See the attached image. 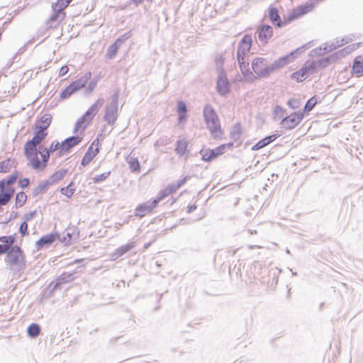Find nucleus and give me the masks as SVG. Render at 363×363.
<instances>
[{"label":"nucleus","instance_id":"6e6552de","mask_svg":"<svg viewBox=\"0 0 363 363\" xmlns=\"http://www.w3.org/2000/svg\"><path fill=\"white\" fill-rule=\"evenodd\" d=\"M308 6V7L306 8L304 4H302L293 9L288 14L284 15L283 19L281 20V28L311 12V7L309 6Z\"/></svg>","mask_w":363,"mask_h":363},{"label":"nucleus","instance_id":"8fccbe9b","mask_svg":"<svg viewBox=\"0 0 363 363\" xmlns=\"http://www.w3.org/2000/svg\"><path fill=\"white\" fill-rule=\"evenodd\" d=\"M9 249L7 242V235L0 236V256L3 255Z\"/></svg>","mask_w":363,"mask_h":363},{"label":"nucleus","instance_id":"72a5a7b5","mask_svg":"<svg viewBox=\"0 0 363 363\" xmlns=\"http://www.w3.org/2000/svg\"><path fill=\"white\" fill-rule=\"evenodd\" d=\"M41 331V326L37 323H30L26 329V333L30 339H35Z\"/></svg>","mask_w":363,"mask_h":363},{"label":"nucleus","instance_id":"0e129e2a","mask_svg":"<svg viewBox=\"0 0 363 363\" xmlns=\"http://www.w3.org/2000/svg\"><path fill=\"white\" fill-rule=\"evenodd\" d=\"M223 63H224V58L223 56H218L216 57V68L218 69V72H221L222 69H224L223 68Z\"/></svg>","mask_w":363,"mask_h":363},{"label":"nucleus","instance_id":"393cba45","mask_svg":"<svg viewBox=\"0 0 363 363\" xmlns=\"http://www.w3.org/2000/svg\"><path fill=\"white\" fill-rule=\"evenodd\" d=\"M189 141L186 138L179 139L175 143L174 152L179 157L187 156L190 150L189 149Z\"/></svg>","mask_w":363,"mask_h":363},{"label":"nucleus","instance_id":"de8ad7c7","mask_svg":"<svg viewBox=\"0 0 363 363\" xmlns=\"http://www.w3.org/2000/svg\"><path fill=\"white\" fill-rule=\"evenodd\" d=\"M111 173V172L108 171V172H104L101 174L94 176L92 178L93 182L94 184H101V183L104 182L106 179H107L110 177Z\"/></svg>","mask_w":363,"mask_h":363},{"label":"nucleus","instance_id":"6e6d98bb","mask_svg":"<svg viewBox=\"0 0 363 363\" xmlns=\"http://www.w3.org/2000/svg\"><path fill=\"white\" fill-rule=\"evenodd\" d=\"M18 233L21 234V237H25L29 235L28 225L25 221H23L19 226Z\"/></svg>","mask_w":363,"mask_h":363},{"label":"nucleus","instance_id":"e433bc0d","mask_svg":"<svg viewBox=\"0 0 363 363\" xmlns=\"http://www.w3.org/2000/svg\"><path fill=\"white\" fill-rule=\"evenodd\" d=\"M318 102V101L316 95L311 96L308 100H307L303 110L301 111V113H303V116H308Z\"/></svg>","mask_w":363,"mask_h":363},{"label":"nucleus","instance_id":"a18cd8bd","mask_svg":"<svg viewBox=\"0 0 363 363\" xmlns=\"http://www.w3.org/2000/svg\"><path fill=\"white\" fill-rule=\"evenodd\" d=\"M19 175V172L17 170L13 172L11 174L8 175L6 177L1 179L3 182L4 186L10 185L13 183Z\"/></svg>","mask_w":363,"mask_h":363},{"label":"nucleus","instance_id":"7c9ffc66","mask_svg":"<svg viewBox=\"0 0 363 363\" xmlns=\"http://www.w3.org/2000/svg\"><path fill=\"white\" fill-rule=\"evenodd\" d=\"M67 169H60L57 171L54 172L47 180L50 186L55 184L59 181L62 180L65 175L67 174Z\"/></svg>","mask_w":363,"mask_h":363},{"label":"nucleus","instance_id":"49530a36","mask_svg":"<svg viewBox=\"0 0 363 363\" xmlns=\"http://www.w3.org/2000/svg\"><path fill=\"white\" fill-rule=\"evenodd\" d=\"M236 59L240 70L249 67L248 56L236 55Z\"/></svg>","mask_w":363,"mask_h":363},{"label":"nucleus","instance_id":"c03bdc74","mask_svg":"<svg viewBox=\"0 0 363 363\" xmlns=\"http://www.w3.org/2000/svg\"><path fill=\"white\" fill-rule=\"evenodd\" d=\"M58 190L62 194L65 195L67 199H71L76 191V187H69V186H66L60 187Z\"/></svg>","mask_w":363,"mask_h":363},{"label":"nucleus","instance_id":"1a4fd4ad","mask_svg":"<svg viewBox=\"0 0 363 363\" xmlns=\"http://www.w3.org/2000/svg\"><path fill=\"white\" fill-rule=\"evenodd\" d=\"M216 89L222 97H226L231 91V84L228 79L225 69H222L218 74Z\"/></svg>","mask_w":363,"mask_h":363},{"label":"nucleus","instance_id":"69168bd1","mask_svg":"<svg viewBox=\"0 0 363 363\" xmlns=\"http://www.w3.org/2000/svg\"><path fill=\"white\" fill-rule=\"evenodd\" d=\"M188 113H177V123L183 124L185 123L188 120Z\"/></svg>","mask_w":363,"mask_h":363},{"label":"nucleus","instance_id":"864d4df0","mask_svg":"<svg viewBox=\"0 0 363 363\" xmlns=\"http://www.w3.org/2000/svg\"><path fill=\"white\" fill-rule=\"evenodd\" d=\"M69 4L67 0H57L55 3H52L51 8H57L58 11H64V9Z\"/></svg>","mask_w":363,"mask_h":363},{"label":"nucleus","instance_id":"9b49d317","mask_svg":"<svg viewBox=\"0 0 363 363\" xmlns=\"http://www.w3.org/2000/svg\"><path fill=\"white\" fill-rule=\"evenodd\" d=\"M303 113L301 111H294L289 115H286L281 121L280 125L285 130L295 128L303 120Z\"/></svg>","mask_w":363,"mask_h":363},{"label":"nucleus","instance_id":"2f4dec72","mask_svg":"<svg viewBox=\"0 0 363 363\" xmlns=\"http://www.w3.org/2000/svg\"><path fill=\"white\" fill-rule=\"evenodd\" d=\"M18 162L13 157H8L0 162V173H7L11 171L12 167H16Z\"/></svg>","mask_w":363,"mask_h":363},{"label":"nucleus","instance_id":"b1692460","mask_svg":"<svg viewBox=\"0 0 363 363\" xmlns=\"http://www.w3.org/2000/svg\"><path fill=\"white\" fill-rule=\"evenodd\" d=\"M135 247V244L134 242H130L125 245H123L115 250L111 254V259L116 260L123 255L129 252Z\"/></svg>","mask_w":363,"mask_h":363},{"label":"nucleus","instance_id":"f3484780","mask_svg":"<svg viewBox=\"0 0 363 363\" xmlns=\"http://www.w3.org/2000/svg\"><path fill=\"white\" fill-rule=\"evenodd\" d=\"M253 39L252 34H245L238 42L236 55L248 56L252 46Z\"/></svg>","mask_w":363,"mask_h":363},{"label":"nucleus","instance_id":"a878e982","mask_svg":"<svg viewBox=\"0 0 363 363\" xmlns=\"http://www.w3.org/2000/svg\"><path fill=\"white\" fill-rule=\"evenodd\" d=\"M309 77L310 75L307 71L306 66L303 64L301 68L290 75V79L296 81L298 83H301L305 81Z\"/></svg>","mask_w":363,"mask_h":363},{"label":"nucleus","instance_id":"4be33fe9","mask_svg":"<svg viewBox=\"0 0 363 363\" xmlns=\"http://www.w3.org/2000/svg\"><path fill=\"white\" fill-rule=\"evenodd\" d=\"M267 16L274 26L281 28V18L279 9L274 4H271L267 9Z\"/></svg>","mask_w":363,"mask_h":363},{"label":"nucleus","instance_id":"6ab92c4d","mask_svg":"<svg viewBox=\"0 0 363 363\" xmlns=\"http://www.w3.org/2000/svg\"><path fill=\"white\" fill-rule=\"evenodd\" d=\"M65 16L66 13L65 11H58L57 8L52 9V14L47 21L48 27L50 28H57Z\"/></svg>","mask_w":363,"mask_h":363},{"label":"nucleus","instance_id":"5701e85b","mask_svg":"<svg viewBox=\"0 0 363 363\" xmlns=\"http://www.w3.org/2000/svg\"><path fill=\"white\" fill-rule=\"evenodd\" d=\"M104 99L103 98H99L89 108L88 110L91 113V116L89 117L84 125H82V131L84 132L87 126L89 125L91 121L93 120L94 116L98 113L99 109L103 106Z\"/></svg>","mask_w":363,"mask_h":363},{"label":"nucleus","instance_id":"0eeeda50","mask_svg":"<svg viewBox=\"0 0 363 363\" xmlns=\"http://www.w3.org/2000/svg\"><path fill=\"white\" fill-rule=\"evenodd\" d=\"M33 136L28 139L23 145V155L26 158H28L31 155L30 150H35L37 148L36 145L44 140L48 136V132L41 128L37 127V125H33Z\"/></svg>","mask_w":363,"mask_h":363},{"label":"nucleus","instance_id":"5fc2aeb1","mask_svg":"<svg viewBox=\"0 0 363 363\" xmlns=\"http://www.w3.org/2000/svg\"><path fill=\"white\" fill-rule=\"evenodd\" d=\"M176 111L177 113H188L186 102L183 100L177 101Z\"/></svg>","mask_w":363,"mask_h":363},{"label":"nucleus","instance_id":"473e14b6","mask_svg":"<svg viewBox=\"0 0 363 363\" xmlns=\"http://www.w3.org/2000/svg\"><path fill=\"white\" fill-rule=\"evenodd\" d=\"M50 184L47 182V180H43L39 182L37 186H35L32 191L33 197H37L39 195L45 194L48 189L50 188Z\"/></svg>","mask_w":363,"mask_h":363},{"label":"nucleus","instance_id":"052dcab7","mask_svg":"<svg viewBox=\"0 0 363 363\" xmlns=\"http://www.w3.org/2000/svg\"><path fill=\"white\" fill-rule=\"evenodd\" d=\"M89 80H90V82H89L87 86H86L84 90V94L86 95L92 93L97 86V84L95 83V81H92L91 79H89Z\"/></svg>","mask_w":363,"mask_h":363},{"label":"nucleus","instance_id":"f8f14e48","mask_svg":"<svg viewBox=\"0 0 363 363\" xmlns=\"http://www.w3.org/2000/svg\"><path fill=\"white\" fill-rule=\"evenodd\" d=\"M65 232L63 237L60 235V242L65 246H69L73 242H77L80 238V230L76 225H69L65 229Z\"/></svg>","mask_w":363,"mask_h":363},{"label":"nucleus","instance_id":"4468645a","mask_svg":"<svg viewBox=\"0 0 363 363\" xmlns=\"http://www.w3.org/2000/svg\"><path fill=\"white\" fill-rule=\"evenodd\" d=\"M273 36V28L268 24H262L257 27L255 33V39L261 42L263 45L268 43Z\"/></svg>","mask_w":363,"mask_h":363},{"label":"nucleus","instance_id":"c9c22d12","mask_svg":"<svg viewBox=\"0 0 363 363\" xmlns=\"http://www.w3.org/2000/svg\"><path fill=\"white\" fill-rule=\"evenodd\" d=\"M243 133V128L240 122L236 123L232 128L230 132V138L234 142H237L240 140V137Z\"/></svg>","mask_w":363,"mask_h":363},{"label":"nucleus","instance_id":"774afa93","mask_svg":"<svg viewBox=\"0 0 363 363\" xmlns=\"http://www.w3.org/2000/svg\"><path fill=\"white\" fill-rule=\"evenodd\" d=\"M165 189L169 194V195H172L174 193H175L179 189L175 183H170L165 187Z\"/></svg>","mask_w":363,"mask_h":363},{"label":"nucleus","instance_id":"e2e57ef3","mask_svg":"<svg viewBox=\"0 0 363 363\" xmlns=\"http://www.w3.org/2000/svg\"><path fill=\"white\" fill-rule=\"evenodd\" d=\"M37 216V210L31 211L28 213L24 214L23 217V221L28 223V221L33 220Z\"/></svg>","mask_w":363,"mask_h":363},{"label":"nucleus","instance_id":"423d86ee","mask_svg":"<svg viewBox=\"0 0 363 363\" xmlns=\"http://www.w3.org/2000/svg\"><path fill=\"white\" fill-rule=\"evenodd\" d=\"M120 96V89H116L111 95V103L106 106L104 121L108 125L113 126L115 125L118 118V99Z\"/></svg>","mask_w":363,"mask_h":363},{"label":"nucleus","instance_id":"412c9836","mask_svg":"<svg viewBox=\"0 0 363 363\" xmlns=\"http://www.w3.org/2000/svg\"><path fill=\"white\" fill-rule=\"evenodd\" d=\"M280 136H281V134L279 132H277L272 135H267L264 138L259 140L254 145H252V147H251V150H252V151L259 150L264 148V147L269 145V144L272 143L273 142H274Z\"/></svg>","mask_w":363,"mask_h":363},{"label":"nucleus","instance_id":"f704fd0d","mask_svg":"<svg viewBox=\"0 0 363 363\" xmlns=\"http://www.w3.org/2000/svg\"><path fill=\"white\" fill-rule=\"evenodd\" d=\"M130 172L139 174L141 172V164L138 157H129L126 160Z\"/></svg>","mask_w":363,"mask_h":363},{"label":"nucleus","instance_id":"9d476101","mask_svg":"<svg viewBox=\"0 0 363 363\" xmlns=\"http://www.w3.org/2000/svg\"><path fill=\"white\" fill-rule=\"evenodd\" d=\"M83 140V136L81 135H72L64 140L60 143V150L57 152V157H60L64 155H67L71 152L73 147L78 145L81 143Z\"/></svg>","mask_w":363,"mask_h":363},{"label":"nucleus","instance_id":"4d7b16f0","mask_svg":"<svg viewBox=\"0 0 363 363\" xmlns=\"http://www.w3.org/2000/svg\"><path fill=\"white\" fill-rule=\"evenodd\" d=\"M86 123V120H84V117H79L77 121L75 122L73 133L77 134L79 130H82V125Z\"/></svg>","mask_w":363,"mask_h":363},{"label":"nucleus","instance_id":"603ef678","mask_svg":"<svg viewBox=\"0 0 363 363\" xmlns=\"http://www.w3.org/2000/svg\"><path fill=\"white\" fill-rule=\"evenodd\" d=\"M169 196V194L166 191L165 188L163 189H161L158 194L157 196L155 198H152V199L155 201V203L158 206L159 203L165 199L167 196Z\"/></svg>","mask_w":363,"mask_h":363},{"label":"nucleus","instance_id":"c756f323","mask_svg":"<svg viewBox=\"0 0 363 363\" xmlns=\"http://www.w3.org/2000/svg\"><path fill=\"white\" fill-rule=\"evenodd\" d=\"M98 154V148H95L94 150H93L92 147H89L81 160V166H87Z\"/></svg>","mask_w":363,"mask_h":363},{"label":"nucleus","instance_id":"20e7f679","mask_svg":"<svg viewBox=\"0 0 363 363\" xmlns=\"http://www.w3.org/2000/svg\"><path fill=\"white\" fill-rule=\"evenodd\" d=\"M31 155H29L27 165L36 171H43L48 166L50 155L48 153L47 147L43 145H39L35 150H30Z\"/></svg>","mask_w":363,"mask_h":363},{"label":"nucleus","instance_id":"13d9d810","mask_svg":"<svg viewBox=\"0 0 363 363\" xmlns=\"http://www.w3.org/2000/svg\"><path fill=\"white\" fill-rule=\"evenodd\" d=\"M60 143L57 140L52 141L50 146L47 147L48 153L50 155H52L55 151L57 150V152L60 150Z\"/></svg>","mask_w":363,"mask_h":363},{"label":"nucleus","instance_id":"dca6fc26","mask_svg":"<svg viewBox=\"0 0 363 363\" xmlns=\"http://www.w3.org/2000/svg\"><path fill=\"white\" fill-rule=\"evenodd\" d=\"M158 206L150 199L147 201L139 203L135 208L134 216L138 218H142L147 214L152 213Z\"/></svg>","mask_w":363,"mask_h":363},{"label":"nucleus","instance_id":"39448f33","mask_svg":"<svg viewBox=\"0 0 363 363\" xmlns=\"http://www.w3.org/2000/svg\"><path fill=\"white\" fill-rule=\"evenodd\" d=\"M91 75L92 74L91 72H87L79 79L72 81L69 85L66 86L63 89H62L60 94V99L65 100L69 99L73 94L76 93L82 88L85 86L89 80L91 79Z\"/></svg>","mask_w":363,"mask_h":363},{"label":"nucleus","instance_id":"4c0bfd02","mask_svg":"<svg viewBox=\"0 0 363 363\" xmlns=\"http://www.w3.org/2000/svg\"><path fill=\"white\" fill-rule=\"evenodd\" d=\"M242 77L239 79V81H243L245 82L254 83L257 79L255 77L253 71L252 72L250 67L242 68V70H240Z\"/></svg>","mask_w":363,"mask_h":363},{"label":"nucleus","instance_id":"09e8293b","mask_svg":"<svg viewBox=\"0 0 363 363\" xmlns=\"http://www.w3.org/2000/svg\"><path fill=\"white\" fill-rule=\"evenodd\" d=\"M316 60V64L318 65V66H319V68L320 69H324L328 67L330 65L333 64L328 55L318 58Z\"/></svg>","mask_w":363,"mask_h":363},{"label":"nucleus","instance_id":"ea45409f","mask_svg":"<svg viewBox=\"0 0 363 363\" xmlns=\"http://www.w3.org/2000/svg\"><path fill=\"white\" fill-rule=\"evenodd\" d=\"M120 45L117 44L115 41L111 43L107 48L106 57L108 60L113 59L118 52Z\"/></svg>","mask_w":363,"mask_h":363},{"label":"nucleus","instance_id":"37998d69","mask_svg":"<svg viewBox=\"0 0 363 363\" xmlns=\"http://www.w3.org/2000/svg\"><path fill=\"white\" fill-rule=\"evenodd\" d=\"M285 115H286V110L283 108L280 105H275L273 108V117L275 119L276 118H279L281 119L283 118V117L285 116Z\"/></svg>","mask_w":363,"mask_h":363},{"label":"nucleus","instance_id":"bf43d9fd","mask_svg":"<svg viewBox=\"0 0 363 363\" xmlns=\"http://www.w3.org/2000/svg\"><path fill=\"white\" fill-rule=\"evenodd\" d=\"M7 242L9 246V249L13 246H18L17 243V234L13 233L9 235H7Z\"/></svg>","mask_w":363,"mask_h":363},{"label":"nucleus","instance_id":"ddd939ff","mask_svg":"<svg viewBox=\"0 0 363 363\" xmlns=\"http://www.w3.org/2000/svg\"><path fill=\"white\" fill-rule=\"evenodd\" d=\"M57 240L60 241V233L57 231H52L51 233L41 236L35 242V247L37 250H40L43 248H48Z\"/></svg>","mask_w":363,"mask_h":363},{"label":"nucleus","instance_id":"338daca9","mask_svg":"<svg viewBox=\"0 0 363 363\" xmlns=\"http://www.w3.org/2000/svg\"><path fill=\"white\" fill-rule=\"evenodd\" d=\"M234 141H230L227 143H223L220 145V149L223 151V153L224 154L227 150H231L234 147Z\"/></svg>","mask_w":363,"mask_h":363},{"label":"nucleus","instance_id":"a19ab883","mask_svg":"<svg viewBox=\"0 0 363 363\" xmlns=\"http://www.w3.org/2000/svg\"><path fill=\"white\" fill-rule=\"evenodd\" d=\"M286 105L289 108L296 110L302 104V100L301 97H291L286 101Z\"/></svg>","mask_w":363,"mask_h":363},{"label":"nucleus","instance_id":"3c124183","mask_svg":"<svg viewBox=\"0 0 363 363\" xmlns=\"http://www.w3.org/2000/svg\"><path fill=\"white\" fill-rule=\"evenodd\" d=\"M133 35L132 30H128L125 32L124 34L121 35L118 38H117L114 41L121 46L124 43H125Z\"/></svg>","mask_w":363,"mask_h":363},{"label":"nucleus","instance_id":"aec40b11","mask_svg":"<svg viewBox=\"0 0 363 363\" xmlns=\"http://www.w3.org/2000/svg\"><path fill=\"white\" fill-rule=\"evenodd\" d=\"M79 272L77 270H72L71 272H64L59 275L54 281L57 283V285L62 289V285L74 281L78 277Z\"/></svg>","mask_w":363,"mask_h":363},{"label":"nucleus","instance_id":"2eb2a0df","mask_svg":"<svg viewBox=\"0 0 363 363\" xmlns=\"http://www.w3.org/2000/svg\"><path fill=\"white\" fill-rule=\"evenodd\" d=\"M307 44H305L296 49L291 51L290 52L279 57L278 58L281 67H284L288 64L294 62L299 55L304 52L308 48Z\"/></svg>","mask_w":363,"mask_h":363},{"label":"nucleus","instance_id":"c85d7f7f","mask_svg":"<svg viewBox=\"0 0 363 363\" xmlns=\"http://www.w3.org/2000/svg\"><path fill=\"white\" fill-rule=\"evenodd\" d=\"M52 120V116L50 113H45L41 117H38L33 125H37V127L47 130L50 127Z\"/></svg>","mask_w":363,"mask_h":363},{"label":"nucleus","instance_id":"f257e3e1","mask_svg":"<svg viewBox=\"0 0 363 363\" xmlns=\"http://www.w3.org/2000/svg\"><path fill=\"white\" fill-rule=\"evenodd\" d=\"M6 267L14 272H22L26 268V257L20 246H13L4 254Z\"/></svg>","mask_w":363,"mask_h":363},{"label":"nucleus","instance_id":"bb28decb","mask_svg":"<svg viewBox=\"0 0 363 363\" xmlns=\"http://www.w3.org/2000/svg\"><path fill=\"white\" fill-rule=\"evenodd\" d=\"M61 289L54 280L51 281L40 293L41 300L48 299L52 297L57 290Z\"/></svg>","mask_w":363,"mask_h":363},{"label":"nucleus","instance_id":"7ed1b4c3","mask_svg":"<svg viewBox=\"0 0 363 363\" xmlns=\"http://www.w3.org/2000/svg\"><path fill=\"white\" fill-rule=\"evenodd\" d=\"M252 69L257 79L268 78L272 73L281 69L279 60L269 65L267 58L256 57L252 61Z\"/></svg>","mask_w":363,"mask_h":363},{"label":"nucleus","instance_id":"58836bf2","mask_svg":"<svg viewBox=\"0 0 363 363\" xmlns=\"http://www.w3.org/2000/svg\"><path fill=\"white\" fill-rule=\"evenodd\" d=\"M28 196L23 191H21L16 194L15 204L12 208H18L22 207L27 201Z\"/></svg>","mask_w":363,"mask_h":363},{"label":"nucleus","instance_id":"a211bd4d","mask_svg":"<svg viewBox=\"0 0 363 363\" xmlns=\"http://www.w3.org/2000/svg\"><path fill=\"white\" fill-rule=\"evenodd\" d=\"M199 153L201 155V160L205 162H211L216 160L218 157L223 155V151L220 149V145L216 148H207L204 149L202 147Z\"/></svg>","mask_w":363,"mask_h":363},{"label":"nucleus","instance_id":"cd10ccee","mask_svg":"<svg viewBox=\"0 0 363 363\" xmlns=\"http://www.w3.org/2000/svg\"><path fill=\"white\" fill-rule=\"evenodd\" d=\"M352 73L357 77H363V57L362 56L354 57L352 65Z\"/></svg>","mask_w":363,"mask_h":363},{"label":"nucleus","instance_id":"f03ea898","mask_svg":"<svg viewBox=\"0 0 363 363\" xmlns=\"http://www.w3.org/2000/svg\"><path fill=\"white\" fill-rule=\"evenodd\" d=\"M203 118L211 136L214 139H221L223 130L221 128L220 118L216 109L210 104L203 106Z\"/></svg>","mask_w":363,"mask_h":363},{"label":"nucleus","instance_id":"79ce46f5","mask_svg":"<svg viewBox=\"0 0 363 363\" xmlns=\"http://www.w3.org/2000/svg\"><path fill=\"white\" fill-rule=\"evenodd\" d=\"M317 60H313L311 62H309L308 60L306 61L304 65L306 66L307 71L311 76V74L317 73L320 69L319 68V66H318Z\"/></svg>","mask_w":363,"mask_h":363},{"label":"nucleus","instance_id":"680f3d73","mask_svg":"<svg viewBox=\"0 0 363 363\" xmlns=\"http://www.w3.org/2000/svg\"><path fill=\"white\" fill-rule=\"evenodd\" d=\"M30 184V179L28 177H23L18 182V186L22 189H26Z\"/></svg>","mask_w":363,"mask_h":363}]
</instances>
